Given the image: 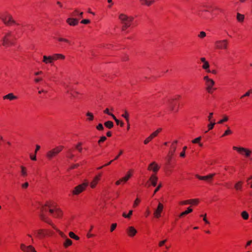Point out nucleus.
Instances as JSON below:
<instances>
[{"label": "nucleus", "mask_w": 252, "mask_h": 252, "mask_svg": "<svg viewBox=\"0 0 252 252\" xmlns=\"http://www.w3.org/2000/svg\"><path fill=\"white\" fill-rule=\"evenodd\" d=\"M100 176V175H99V176H96L94 178V180L91 183V188H94L95 187V186L97 184V182L99 180V176Z\"/></svg>", "instance_id": "25"}, {"label": "nucleus", "mask_w": 252, "mask_h": 252, "mask_svg": "<svg viewBox=\"0 0 252 252\" xmlns=\"http://www.w3.org/2000/svg\"><path fill=\"white\" fill-rule=\"evenodd\" d=\"M232 131L230 129L229 127H228L227 129L225 131L224 133L222 134V137L227 136L232 133Z\"/></svg>", "instance_id": "36"}, {"label": "nucleus", "mask_w": 252, "mask_h": 252, "mask_svg": "<svg viewBox=\"0 0 252 252\" xmlns=\"http://www.w3.org/2000/svg\"><path fill=\"white\" fill-rule=\"evenodd\" d=\"M127 233L130 237H133L136 234L137 230L133 226H129L127 229Z\"/></svg>", "instance_id": "16"}, {"label": "nucleus", "mask_w": 252, "mask_h": 252, "mask_svg": "<svg viewBox=\"0 0 252 252\" xmlns=\"http://www.w3.org/2000/svg\"><path fill=\"white\" fill-rule=\"evenodd\" d=\"M235 188L237 190H240L242 187V182L239 181L237 182L234 186Z\"/></svg>", "instance_id": "32"}, {"label": "nucleus", "mask_w": 252, "mask_h": 252, "mask_svg": "<svg viewBox=\"0 0 252 252\" xmlns=\"http://www.w3.org/2000/svg\"><path fill=\"white\" fill-rule=\"evenodd\" d=\"M58 40L59 41L65 42H66V43H68L69 44H71V42L69 40H68V39H67L66 38H62V37H59L58 38Z\"/></svg>", "instance_id": "41"}, {"label": "nucleus", "mask_w": 252, "mask_h": 252, "mask_svg": "<svg viewBox=\"0 0 252 252\" xmlns=\"http://www.w3.org/2000/svg\"><path fill=\"white\" fill-rule=\"evenodd\" d=\"M86 116L88 117V121H91L93 120L94 115H93V113L88 112L87 113Z\"/></svg>", "instance_id": "34"}, {"label": "nucleus", "mask_w": 252, "mask_h": 252, "mask_svg": "<svg viewBox=\"0 0 252 252\" xmlns=\"http://www.w3.org/2000/svg\"><path fill=\"white\" fill-rule=\"evenodd\" d=\"M236 19L239 22L242 23L244 21L245 16L243 14L237 13L236 15Z\"/></svg>", "instance_id": "26"}, {"label": "nucleus", "mask_w": 252, "mask_h": 252, "mask_svg": "<svg viewBox=\"0 0 252 252\" xmlns=\"http://www.w3.org/2000/svg\"><path fill=\"white\" fill-rule=\"evenodd\" d=\"M139 202H140V199L139 198H136L134 202L133 207H136L138 205V203H139Z\"/></svg>", "instance_id": "51"}, {"label": "nucleus", "mask_w": 252, "mask_h": 252, "mask_svg": "<svg viewBox=\"0 0 252 252\" xmlns=\"http://www.w3.org/2000/svg\"><path fill=\"white\" fill-rule=\"evenodd\" d=\"M166 241H167V240H166V239L160 241L158 244L159 246L162 247V246H163L164 245V244L166 243Z\"/></svg>", "instance_id": "58"}, {"label": "nucleus", "mask_w": 252, "mask_h": 252, "mask_svg": "<svg viewBox=\"0 0 252 252\" xmlns=\"http://www.w3.org/2000/svg\"><path fill=\"white\" fill-rule=\"evenodd\" d=\"M66 22L70 26H76L78 23V20L76 18H69L67 19Z\"/></svg>", "instance_id": "17"}, {"label": "nucleus", "mask_w": 252, "mask_h": 252, "mask_svg": "<svg viewBox=\"0 0 252 252\" xmlns=\"http://www.w3.org/2000/svg\"><path fill=\"white\" fill-rule=\"evenodd\" d=\"M63 146H59L47 152L46 157L49 159H51L55 157L59 153H60L63 149Z\"/></svg>", "instance_id": "3"}, {"label": "nucleus", "mask_w": 252, "mask_h": 252, "mask_svg": "<svg viewBox=\"0 0 252 252\" xmlns=\"http://www.w3.org/2000/svg\"><path fill=\"white\" fill-rule=\"evenodd\" d=\"M40 217L42 220L50 224L55 229L58 231L60 235L62 237L65 238V241L63 244L65 247H67L68 246H70L72 244V241L67 238L63 234V233L62 232L59 231L57 228H56L55 225L51 223V221L48 220L43 214H41Z\"/></svg>", "instance_id": "1"}, {"label": "nucleus", "mask_w": 252, "mask_h": 252, "mask_svg": "<svg viewBox=\"0 0 252 252\" xmlns=\"http://www.w3.org/2000/svg\"><path fill=\"white\" fill-rule=\"evenodd\" d=\"M132 210H130L129 211V213L128 214H126L125 213H124L123 214V217H124V218H130L131 216L132 215Z\"/></svg>", "instance_id": "38"}, {"label": "nucleus", "mask_w": 252, "mask_h": 252, "mask_svg": "<svg viewBox=\"0 0 252 252\" xmlns=\"http://www.w3.org/2000/svg\"><path fill=\"white\" fill-rule=\"evenodd\" d=\"M251 93H252V89L250 90L247 93H246L243 95L241 96V98H243L245 96H249Z\"/></svg>", "instance_id": "46"}, {"label": "nucleus", "mask_w": 252, "mask_h": 252, "mask_svg": "<svg viewBox=\"0 0 252 252\" xmlns=\"http://www.w3.org/2000/svg\"><path fill=\"white\" fill-rule=\"evenodd\" d=\"M204 80L205 81V84L207 86L206 90L209 93H212L213 86L215 84V82L212 79H210L208 76H204Z\"/></svg>", "instance_id": "4"}, {"label": "nucleus", "mask_w": 252, "mask_h": 252, "mask_svg": "<svg viewBox=\"0 0 252 252\" xmlns=\"http://www.w3.org/2000/svg\"><path fill=\"white\" fill-rule=\"evenodd\" d=\"M90 22V21L88 19H84L81 21V23L84 24H87Z\"/></svg>", "instance_id": "59"}, {"label": "nucleus", "mask_w": 252, "mask_h": 252, "mask_svg": "<svg viewBox=\"0 0 252 252\" xmlns=\"http://www.w3.org/2000/svg\"><path fill=\"white\" fill-rule=\"evenodd\" d=\"M54 60L53 56H44L43 57V62L45 63H52L53 61Z\"/></svg>", "instance_id": "18"}, {"label": "nucleus", "mask_w": 252, "mask_h": 252, "mask_svg": "<svg viewBox=\"0 0 252 252\" xmlns=\"http://www.w3.org/2000/svg\"><path fill=\"white\" fill-rule=\"evenodd\" d=\"M82 143L81 142L79 143L77 145H76L75 148L77 150H78L79 152H81L82 151V148L81 147Z\"/></svg>", "instance_id": "43"}, {"label": "nucleus", "mask_w": 252, "mask_h": 252, "mask_svg": "<svg viewBox=\"0 0 252 252\" xmlns=\"http://www.w3.org/2000/svg\"><path fill=\"white\" fill-rule=\"evenodd\" d=\"M103 112L104 113L112 116V117H113V116H114V115L112 113L109 112V109L108 108H106L105 110H104Z\"/></svg>", "instance_id": "55"}, {"label": "nucleus", "mask_w": 252, "mask_h": 252, "mask_svg": "<svg viewBox=\"0 0 252 252\" xmlns=\"http://www.w3.org/2000/svg\"><path fill=\"white\" fill-rule=\"evenodd\" d=\"M187 149V146H185L183 147V152L181 153L180 154V156L181 157H185V151Z\"/></svg>", "instance_id": "47"}, {"label": "nucleus", "mask_w": 252, "mask_h": 252, "mask_svg": "<svg viewBox=\"0 0 252 252\" xmlns=\"http://www.w3.org/2000/svg\"><path fill=\"white\" fill-rule=\"evenodd\" d=\"M233 149L234 150H237L238 152H239L241 154L244 153L245 156L247 157H249L251 153V151L250 150H249V149L243 148V147H237L236 146H234L233 147Z\"/></svg>", "instance_id": "9"}, {"label": "nucleus", "mask_w": 252, "mask_h": 252, "mask_svg": "<svg viewBox=\"0 0 252 252\" xmlns=\"http://www.w3.org/2000/svg\"><path fill=\"white\" fill-rule=\"evenodd\" d=\"M158 177L154 174H152L150 177L149 180L151 182V184L154 187H155L157 185Z\"/></svg>", "instance_id": "19"}, {"label": "nucleus", "mask_w": 252, "mask_h": 252, "mask_svg": "<svg viewBox=\"0 0 252 252\" xmlns=\"http://www.w3.org/2000/svg\"><path fill=\"white\" fill-rule=\"evenodd\" d=\"M162 187L161 184H159L158 186L157 187V188L155 189L154 192V195L156 194L160 189V188Z\"/></svg>", "instance_id": "50"}, {"label": "nucleus", "mask_w": 252, "mask_h": 252, "mask_svg": "<svg viewBox=\"0 0 252 252\" xmlns=\"http://www.w3.org/2000/svg\"><path fill=\"white\" fill-rule=\"evenodd\" d=\"M1 18L4 23L7 26H10L12 24H17L16 21L13 20L12 16L10 14L3 15Z\"/></svg>", "instance_id": "6"}, {"label": "nucleus", "mask_w": 252, "mask_h": 252, "mask_svg": "<svg viewBox=\"0 0 252 252\" xmlns=\"http://www.w3.org/2000/svg\"><path fill=\"white\" fill-rule=\"evenodd\" d=\"M79 13L78 10L77 9H75L73 12L71 14V16H75Z\"/></svg>", "instance_id": "64"}, {"label": "nucleus", "mask_w": 252, "mask_h": 252, "mask_svg": "<svg viewBox=\"0 0 252 252\" xmlns=\"http://www.w3.org/2000/svg\"><path fill=\"white\" fill-rule=\"evenodd\" d=\"M29 186V183L28 182H26L25 183L22 185V187L23 189H26Z\"/></svg>", "instance_id": "62"}, {"label": "nucleus", "mask_w": 252, "mask_h": 252, "mask_svg": "<svg viewBox=\"0 0 252 252\" xmlns=\"http://www.w3.org/2000/svg\"><path fill=\"white\" fill-rule=\"evenodd\" d=\"M142 5L150 6L155 1V0H140Z\"/></svg>", "instance_id": "20"}, {"label": "nucleus", "mask_w": 252, "mask_h": 252, "mask_svg": "<svg viewBox=\"0 0 252 252\" xmlns=\"http://www.w3.org/2000/svg\"><path fill=\"white\" fill-rule=\"evenodd\" d=\"M67 157L70 159H72L74 155L72 154V150L71 149H69L67 151Z\"/></svg>", "instance_id": "29"}, {"label": "nucleus", "mask_w": 252, "mask_h": 252, "mask_svg": "<svg viewBox=\"0 0 252 252\" xmlns=\"http://www.w3.org/2000/svg\"><path fill=\"white\" fill-rule=\"evenodd\" d=\"M180 97V95H177L176 97L172 99L171 100L169 101V104L170 107V109L172 111H173L174 110L175 106L173 103V101L177 100L178 99H179Z\"/></svg>", "instance_id": "24"}, {"label": "nucleus", "mask_w": 252, "mask_h": 252, "mask_svg": "<svg viewBox=\"0 0 252 252\" xmlns=\"http://www.w3.org/2000/svg\"><path fill=\"white\" fill-rule=\"evenodd\" d=\"M52 56L54 60H57L58 59L63 60L65 58V56L64 55L60 54H55L53 55Z\"/></svg>", "instance_id": "27"}, {"label": "nucleus", "mask_w": 252, "mask_h": 252, "mask_svg": "<svg viewBox=\"0 0 252 252\" xmlns=\"http://www.w3.org/2000/svg\"><path fill=\"white\" fill-rule=\"evenodd\" d=\"M131 174L130 172H128L126 175L122 178V180H123V182H126L129 178L131 177Z\"/></svg>", "instance_id": "28"}, {"label": "nucleus", "mask_w": 252, "mask_h": 252, "mask_svg": "<svg viewBox=\"0 0 252 252\" xmlns=\"http://www.w3.org/2000/svg\"><path fill=\"white\" fill-rule=\"evenodd\" d=\"M209 122L210 123L208 126L209 130L212 129L215 126V125L216 124V123H215L214 121H213V122L209 121Z\"/></svg>", "instance_id": "40"}, {"label": "nucleus", "mask_w": 252, "mask_h": 252, "mask_svg": "<svg viewBox=\"0 0 252 252\" xmlns=\"http://www.w3.org/2000/svg\"><path fill=\"white\" fill-rule=\"evenodd\" d=\"M69 235L70 237H71L72 239H74L76 240H79V238L78 236H76L73 232H70L69 233Z\"/></svg>", "instance_id": "37"}, {"label": "nucleus", "mask_w": 252, "mask_h": 252, "mask_svg": "<svg viewBox=\"0 0 252 252\" xmlns=\"http://www.w3.org/2000/svg\"><path fill=\"white\" fill-rule=\"evenodd\" d=\"M45 236V234L43 233V230H39L37 232V236L39 238H41V237H43Z\"/></svg>", "instance_id": "42"}, {"label": "nucleus", "mask_w": 252, "mask_h": 252, "mask_svg": "<svg viewBox=\"0 0 252 252\" xmlns=\"http://www.w3.org/2000/svg\"><path fill=\"white\" fill-rule=\"evenodd\" d=\"M104 126L108 128H111L113 127L114 124L112 122L108 121L104 123Z\"/></svg>", "instance_id": "31"}, {"label": "nucleus", "mask_w": 252, "mask_h": 252, "mask_svg": "<svg viewBox=\"0 0 252 252\" xmlns=\"http://www.w3.org/2000/svg\"><path fill=\"white\" fill-rule=\"evenodd\" d=\"M107 2L109 3V5H108V8H111L112 7V6L113 5L114 2H113L112 0H107Z\"/></svg>", "instance_id": "53"}, {"label": "nucleus", "mask_w": 252, "mask_h": 252, "mask_svg": "<svg viewBox=\"0 0 252 252\" xmlns=\"http://www.w3.org/2000/svg\"><path fill=\"white\" fill-rule=\"evenodd\" d=\"M106 139V137L105 136H102L100 137V139L98 140V143L99 144L101 142H103L105 141Z\"/></svg>", "instance_id": "57"}, {"label": "nucleus", "mask_w": 252, "mask_h": 252, "mask_svg": "<svg viewBox=\"0 0 252 252\" xmlns=\"http://www.w3.org/2000/svg\"><path fill=\"white\" fill-rule=\"evenodd\" d=\"M53 216L56 218H59L62 216V212L58 209H55V211Z\"/></svg>", "instance_id": "30"}, {"label": "nucleus", "mask_w": 252, "mask_h": 252, "mask_svg": "<svg viewBox=\"0 0 252 252\" xmlns=\"http://www.w3.org/2000/svg\"><path fill=\"white\" fill-rule=\"evenodd\" d=\"M215 175V173L213 174H210L207 176H201L198 175H196L195 176L199 180H204L207 182H210L213 179V178Z\"/></svg>", "instance_id": "10"}, {"label": "nucleus", "mask_w": 252, "mask_h": 252, "mask_svg": "<svg viewBox=\"0 0 252 252\" xmlns=\"http://www.w3.org/2000/svg\"><path fill=\"white\" fill-rule=\"evenodd\" d=\"M96 128L98 130H102L103 129H104V127L102 125V124H99L97 126H96Z\"/></svg>", "instance_id": "49"}, {"label": "nucleus", "mask_w": 252, "mask_h": 252, "mask_svg": "<svg viewBox=\"0 0 252 252\" xmlns=\"http://www.w3.org/2000/svg\"><path fill=\"white\" fill-rule=\"evenodd\" d=\"M112 118L115 120V121L116 122V123H117V125L120 124V121L118 119H117L114 115L113 116Z\"/></svg>", "instance_id": "63"}, {"label": "nucleus", "mask_w": 252, "mask_h": 252, "mask_svg": "<svg viewBox=\"0 0 252 252\" xmlns=\"http://www.w3.org/2000/svg\"><path fill=\"white\" fill-rule=\"evenodd\" d=\"M21 172L22 175L23 176H26L27 175L26 168L23 166H21Z\"/></svg>", "instance_id": "35"}, {"label": "nucleus", "mask_w": 252, "mask_h": 252, "mask_svg": "<svg viewBox=\"0 0 252 252\" xmlns=\"http://www.w3.org/2000/svg\"><path fill=\"white\" fill-rule=\"evenodd\" d=\"M198 203V200L196 199L187 200L180 202L181 205H187L189 204H197Z\"/></svg>", "instance_id": "15"}, {"label": "nucleus", "mask_w": 252, "mask_h": 252, "mask_svg": "<svg viewBox=\"0 0 252 252\" xmlns=\"http://www.w3.org/2000/svg\"><path fill=\"white\" fill-rule=\"evenodd\" d=\"M206 36V33L204 32H201L198 35V37L200 38H204Z\"/></svg>", "instance_id": "54"}, {"label": "nucleus", "mask_w": 252, "mask_h": 252, "mask_svg": "<svg viewBox=\"0 0 252 252\" xmlns=\"http://www.w3.org/2000/svg\"><path fill=\"white\" fill-rule=\"evenodd\" d=\"M200 217H203V220L206 223H209V221L207 220L206 219V214H205L204 215H201Z\"/></svg>", "instance_id": "60"}, {"label": "nucleus", "mask_w": 252, "mask_h": 252, "mask_svg": "<svg viewBox=\"0 0 252 252\" xmlns=\"http://www.w3.org/2000/svg\"><path fill=\"white\" fill-rule=\"evenodd\" d=\"M163 208V205L161 203H159L158 208H157V209L155 210V211H154V216L156 218H158L160 217V214H161V212L162 211Z\"/></svg>", "instance_id": "13"}, {"label": "nucleus", "mask_w": 252, "mask_h": 252, "mask_svg": "<svg viewBox=\"0 0 252 252\" xmlns=\"http://www.w3.org/2000/svg\"><path fill=\"white\" fill-rule=\"evenodd\" d=\"M228 120V117L227 116L224 115L223 117V119L220 120L218 122V123L219 124H222L224 122H227Z\"/></svg>", "instance_id": "33"}, {"label": "nucleus", "mask_w": 252, "mask_h": 252, "mask_svg": "<svg viewBox=\"0 0 252 252\" xmlns=\"http://www.w3.org/2000/svg\"><path fill=\"white\" fill-rule=\"evenodd\" d=\"M122 117L125 118L126 120V121L127 123H128L129 122V119H128V114L127 112V111H125V114L122 115Z\"/></svg>", "instance_id": "44"}, {"label": "nucleus", "mask_w": 252, "mask_h": 252, "mask_svg": "<svg viewBox=\"0 0 252 252\" xmlns=\"http://www.w3.org/2000/svg\"><path fill=\"white\" fill-rule=\"evenodd\" d=\"M119 18L123 23V24H130L133 21V18L132 17H128L125 14L121 13L119 16Z\"/></svg>", "instance_id": "7"}, {"label": "nucleus", "mask_w": 252, "mask_h": 252, "mask_svg": "<svg viewBox=\"0 0 252 252\" xmlns=\"http://www.w3.org/2000/svg\"><path fill=\"white\" fill-rule=\"evenodd\" d=\"M241 216L244 220H247L249 218V214L246 211L242 212Z\"/></svg>", "instance_id": "39"}, {"label": "nucleus", "mask_w": 252, "mask_h": 252, "mask_svg": "<svg viewBox=\"0 0 252 252\" xmlns=\"http://www.w3.org/2000/svg\"><path fill=\"white\" fill-rule=\"evenodd\" d=\"M15 39V36L9 32L5 34L2 38V44L3 46H8L13 44V39Z\"/></svg>", "instance_id": "2"}, {"label": "nucleus", "mask_w": 252, "mask_h": 252, "mask_svg": "<svg viewBox=\"0 0 252 252\" xmlns=\"http://www.w3.org/2000/svg\"><path fill=\"white\" fill-rule=\"evenodd\" d=\"M213 115V113L211 112L209 113V115L208 117L209 121H212V118Z\"/></svg>", "instance_id": "61"}, {"label": "nucleus", "mask_w": 252, "mask_h": 252, "mask_svg": "<svg viewBox=\"0 0 252 252\" xmlns=\"http://www.w3.org/2000/svg\"><path fill=\"white\" fill-rule=\"evenodd\" d=\"M162 129L159 128L152 133L148 137H147L144 141L145 144H147L154 137L157 136L158 133L161 131Z\"/></svg>", "instance_id": "11"}, {"label": "nucleus", "mask_w": 252, "mask_h": 252, "mask_svg": "<svg viewBox=\"0 0 252 252\" xmlns=\"http://www.w3.org/2000/svg\"><path fill=\"white\" fill-rule=\"evenodd\" d=\"M117 227V223H113L111 226L110 231L113 232Z\"/></svg>", "instance_id": "52"}, {"label": "nucleus", "mask_w": 252, "mask_h": 252, "mask_svg": "<svg viewBox=\"0 0 252 252\" xmlns=\"http://www.w3.org/2000/svg\"><path fill=\"white\" fill-rule=\"evenodd\" d=\"M178 143L177 140H175L171 145V150L169 152V154L171 155H173L176 150V145Z\"/></svg>", "instance_id": "22"}, {"label": "nucleus", "mask_w": 252, "mask_h": 252, "mask_svg": "<svg viewBox=\"0 0 252 252\" xmlns=\"http://www.w3.org/2000/svg\"><path fill=\"white\" fill-rule=\"evenodd\" d=\"M159 168V166L155 162H152L148 167L149 170L153 171L155 173H157Z\"/></svg>", "instance_id": "14"}, {"label": "nucleus", "mask_w": 252, "mask_h": 252, "mask_svg": "<svg viewBox=\"0 0 252 252\" xmlns=\"http://www.w3.org/2000/svg\"><path fill=\"white\" fill-rule=\"evenodd\" d=\"M200 60L202 63H203V64L202 67L204 69H207L209 68V66H210L209 63L207 61H206V59L205 58H201L200 59Z\"/></svg>", "instance_id": "23"}, {"label": "nucleus", "mask_w": 252, "mask_h": 252, "mask_svg": "<svg viewBox=\"0 0 252 252\" xmlns=\"http://www.w3.org/2000/svg\"><path fill=\"white\" fill-rule=\"evenodd\" d=\"M3 98L4 99H9L10 100H12L16 99L17 98V96L14 95L13 94H12V93H9L7 94L4 95L3 97Z\"/></svg>", "instance_id": "21"}, {"label": "nucleus", "mask_w": 252, "mask_h": 252, "mask_svg": "<svg viewBox=\"0 0 252 252\" xmlns=\"http://www.w3.org/2000/svg\"><path fill=\"white\" fill-rule=\"evenodd\" d=\"M215 44L217 49L226 50L228 46V40L226 39L217 40Z\"/></svg>", "instance_id": "5"}, {"label": "nucleus", "mask_w": 252, "mask_h": 252, "mask_svg": "<svg viewBox=\"0 0 252 252\" xmlns=\"http://www.w3.org/2000/svg\"><path fill=\"white\" fill-rule=\"evenodd\" d=\"M201 137H198L195 139H194V140H192V143H194V144H195V143H198L201 140Z\"/></svg>", "instance_id": "45"}, {"label": "nucleus", "mask_w": 252, "mask_h": 252, "mask_svg": "<svg viewBox=\"0 0 252 252\" xmlns=\"http://www.w3.org/2000/svg\"><path fill=\"white\" fill-rule=\"evenodd\" d=\"M130 26V24H123V26L122 27V30L123 31L126 30L127 28L129 27Z\"/></svg>", "instance_id": "56"}, {"label": "nucleus", "mask_w": 252, "mask_h": 252, "mask_svg": "<svg viewBox=\"0 0 252 252\" xmlns=\"http://www.w3.org/2000/svg\"><path fill=\"white\" fill-rule=\"evenodd\" d=\"M88 183L85 182L82 184L79 185L74 188V189L72 191L73 194L77 195L82 192L88 186Z\"/></svg>", "instance_id": "8"}, {"label": "nucleus", "mask_w": 252, "mask_h": 252, "mask_svg": "<svg viewBox=\"0 0 252 252\" xmlns=\"http://www.w3.org/2000/svg\"><path fill=\"white\" fill-rule=\"evenodd\" d=\"M192 212V209L190 208V207H188L187 208V210H186L185 211H184V214H185V215H187L191 212Z\"/></svg>", "instance_id": "48"}, {"label": "nucleus", "mask_w": 252, "mask_h": 252, "mask_svg": "<svg viewBox=\"0 0 252 252\" xmlns=\"http://www.w3.org/2000/svg\"><path fill=\"white\" fill-rule=\"evenodd\" d=\"M21 250L24 252H36L34 248L31 245L26 246L24 244H21L20 246Z\"/></svg>", "instance_id": "12"}]
</instances>
